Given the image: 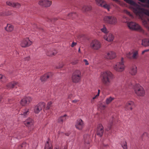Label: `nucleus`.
Segmentation results:
<instances>
[{
    "mask_svg": "<svg viewBox=\"0 0 149 149\" xmlns=\"http://www.w3.org/2000/svg\"><path fill=\"white\" fill-rule=\"evenodd\" d=\"M124 13L129 16L131 18H133V15L130 12L128 11L127 10H124L123 11Z\"/></svg>",
    "mask_w": 149,
    "mask_h": 149,
    "instance_id": "36",
    "label": "nucleus"
},
{
    "mask_svg": "<svg viewBox=\"0 0 149 149\" xmlns=\"http://www.w3.org/2000/svg\"><path fill=\"white\" fill-rule=\"evenodd\" d=\"M52 3V1L49 0H46V7H48L50 6Z\"/></svg>",
    "mask_w": 149,
    "mask_h": 149,
    "instance_id": "40",
    "label": "nucleus"
},
{
    "mask_svg": "<svg viewBox=\"0 0 149 149\" xmlns=\"http://www.w3.org/2000/svg\"><path fill=\"white\" fill-rule=\"evenodd\" d=\"M133 13L140 19H142L145 14L149 16V10H133Z\"/></svg>",
    "mask_w": 149,
    "mask_h": 149,
    "instance_id": "6",
    "label": "nucleus"
},
{
    "mask_svg": "<svg viewBox=\"0 0 149 149\" xmlns=\"http://www.w3.org/2000/svg\"><path fill=\"white\" fill-rule=\"evenodd\" d=\"M3 75L1 74H0V79H3Z\"/></svg>",
    "mask_w": 149,
    "mask_h": 149,
    "instance_id": "59",
    "label": "nucleus"
},
{
    "mask_svg": "<svg viewBox=\"0 0 149 149\" xmlns=\"http://www.w3.org/2000/svg\"><path fill=\"white\" fill-rule=\"evenodd\" d=\"M8 101L9 102H10L11 101H12V99H8Z\"/></svg>",
    "mask_w": 149,
    "mask_h": 149,
    "instance_id": "63",
    "label": "nucleus"
},
{
    "mask_svg": "<svg viewBox=\"0 0 149 149\" xmlns=\"http://www.w3.org/2000/svg\"><path fill=\"white\" fill-rule=\"evenodd\" d=\"M53 148V146L51 143H50L48 141H47L45 144V149H52Z\"/></svg>",
    "mask_w": 149,
    "mask_h": 149,
    "instance_id": "30",
    "label": "nucleus"
},
{
    "mask_svg": "<svg viewBox=\"0 0 149 149\" xmlns=\"http://www.w3.org/2000/svg\"><path fill=\"white\" fill-rule=\"evenodd\" d=\"M126 1L127 3L130 4L131 6L136 7L137 9L133 8V9H144L140 8L139 6L134 1L132 0H124Z\"/></svg>",
    "mask_w": 149,
    "mask_h": 149,
    "instance_id": "18",
    "label": "nucleus"
},
{
    "mask_svg": "<svg viewBox=\"0 0 149 149\" xmlns=\"http://www.w3.org/2000/svg\"><path fill=\"white\" fill-rule=\"evenodd\" d=\"M67 116L66 114H65L63 116H61L58 119V122L59 123L62 124L63 121L66 120L65 117Z\"/></svg>",
    "mask_w": 149,
    "mask_h": 149,
    "instance_id": "26",
    "label": "nucleus"
},
{
    "mask_svg": "<svg viewBox=\"0 0 149 149\" xmlns=\"http://www.w3.org/2000/svg\"><path fill=\"white\" fill-rule=\"evenodd\" d=\"M57 53V52L56 50H54L53 51L49 50L46 53L47 55L50 57H52L54 56Z\"/></svg>",
    "mask_w": 149,
    "mask_h": 149,
    "instance_id": "25",
    "label": "nucleus"
},
{
    "mask_svg": "<svg viewBox=\"0 0 149 149\" xmlns=\"http://www.w3.org/2000/svg\"><path fill=\"white\" fill-rule=\"evenodd\" d=\"M5 29L8 32H11L14 29V26L11 24H8L5 27Z\"/></svg>",
    "mask_w": 149,
    "mask_h": 149,
    "instance_id": "24",
    "label": "nucleus"
},
{
    "mask_svg": "<svg viewBox=\"0 0 149 149\" xmlns=\"http://www.w3.org/2000/svg\"><path fill=\"white\" fill-rule=\"evenodd\" d=\"M141 44L145 47L149 46V39H145L142 40Z\"/></svg>",
    "mask_w": 149,
    "mask_h": 149,
    "instance_id": "27",
    "label": "nucleus"
},
{
    "mask_svg": "<svg viewBox=\"0 0 149 149\" xmlns=\"http://www.w3.org/2000/svg\"><path fill=\"white\" fill-rule=\"evenodd\" d=\"M70 132H68V133H65V135L67 136H68L70 135Z\"/></svg>",
    "mask_w": 149,
    "mask_h": 149,
    "instance_id": "58",
    "label": "nucleus"
},
{
    "mask_svg": "<svg viewBox=\"0 0 149 149\" xmlns=\"http://www.w3.org/2000/svg\"><path fill=\"white\" fill-rule=\"evenodd\" d=\"M22 144V148H24V149H26V147L27 145V143L26 142H23Z\"/></svg>",
    "mask_w": 149,
    "mask_h": 149,
    "instance_id": "48",
    "label": "nucleus"
},
{
    "mask_svg": "<svg viewBox=\"0 0 149 149\" xmlns=\"http://www.w3.org/2000/svg\"><path fill=\"white\" fill-rule=\"evenodd\" d=\"M149 51V49L144 50L142 52V54H143L145 52H148Z\"/></svg>",
    "mask_w": 149,
    "mask_h": 149,
    "instance_id": "53",
    "label": "nucleus"
},
{
    "mask_svg": "<svg viewBox=\"0 0 149 149\" xmlns=\"http://www.w3.org/2000/svg\"><path fill=\"white\" fill-rule=\"evenodd\" d=\"M101 44L99 41L96 40H93L91 43L90 46L93 49L97 50L101 47Z\"/></svg>",
    "mask_w": 149,
    "mask_h": 149,
    "instance_id": "9",
    "label": "nucleus"
},
{
    "mask_svg": "<svg viewBox=\"0 0 149 149\" xmlns=\"http://www.w3.org/2000/svg\"><path fill=\"white\" fill-rule=\"evenodd\" d=\"M134 107V102L132 101H129L126 103L125 107L127 109H130L132 110Z\"/></svg>",
    "mask_w": 149,
    "mask_h": 149,
    "instance_id": "19",
    "label": "nucleus"
},
{
    "mask_svg": "<svg viewBox=\"0 0 149 149\" xmlns=\"http://www.w3.org/2000/svg\"><path fill=\"white\" fill-rule=\"evenodd\" d=\"M106 106L105 105H102V108L103 109H104L105 107Z\"/></svg>",
    "mask_w": 149,
    "mask_h": 149,
    "instance_id": "61",
    "label": "nucleus"
},
{
    "mask_svg": "<svg viewBox=\"0 0 149 149\" xmlns=\"http://www.w3.org/2000/svg\"><path fill=\"white\" fill-rule=\"evenodd\" d=\"M52 104V102L51 101L48 102V103L47 104L46 109L47 110L49 109Z\"/></svg>",
    "mask_w": 149,
    "mask_h": 149,
    "instance_id": "45",
    "label": "nucleus"
},
{
    "mask_svg": "<svg viewBox=\"0 0 149 149\" xmlns=\"http://www.w3.org/2000/svg\"><path fill=\"white\" fill-rule=\"evenodd\" d=\"M11 13L10 11L8 10L6 11L5 13H4L2 14H1V13H0V15H11Z\"/></svg>",
    "mask_w": 149,
    "mask_h": 149,
    "instance_id": "41",
    "label": "nucleus"
},
{
    "mask_svg": "<svg viewBox=\"0 0 149 149\" xmlns=\"http://www.w3.org/2000/svg\"><path fill=\"white\" fill-rule=\"evenodd\" d=\"M135 93L138 96L143 97L145 95V91L143 88L139 84H136L134 86Z\"/></svg>",
    "mask_w": 149,
    "mask_h": 149,
    "instance_id": "2",
    "label": "nucleus"
},
{
    "mask_svg": "<svg viewBox=\"0 0 149 149\" xmlns=\"http://www.w3.org/2000/svg\"><path fill=\"white\" fill-rule=\"evenodd\" d=\"M103 28L100 29L101 31L102 32H103L105 33H107V30L105 25H103Z\"/></svg>",
    "mask_w": 149,
    "mask_h": 149,
    "instance_id": "42",
    "label": "nucleus"
},
{
    "mask_svg": "<svg viewBox=\"0 0 149 149\" xmlns=\"http://www.w3.org/2000/svg\"><path fill=\"white\" fill-rule=\"evenodd\" d=\"M116 56V54L113 52L110 51L107 53L105 56L107 59H112L114 58Z\"/></svg>",
    "mask_w": 149,
    "mask_h": 149,
    "instance_id": "20",
    "label": "nucleus"
},
{
    "mask_svg": "<svg viewBox=\"0 0 149 149\" xmlns=\"http://www.w3.org/2000/svg\"><path fill=\"white\" fill-rule=\"evenodd\" d=\"M2 99V97L0 95V102L1 101Z\"/></svg>",
    "mask_w": 149,
    "mask_h": 149,
    "instance_id": "60",
    "label": "nucleus"
},
{
    "mask_svg": "<svg viewBox=\"0 0 149 149\" xmlns=\"http://www.w3.org/2000/svg\"><path fill=\"white\" fill-rule=\"evenodd\" d=\"M131 55V54L129 52L127 54L126 56L128 58H129L130 59H132V56Z\"/></svg>",
    "mask_w": 149,
    "mask_h": 149,
    "instance_id": "46",
    "label": "nucleus"
},
{
    "mask_svg": "<svg viewBox=\"0 0 149 149\" xmlns=\"http://www.w3.org/2000/svg\"><path fill=\"white\" fill-rule=\"evenodd\" d=\"M45 103L44 102H40L35 107L34 111L35 113H38L45 106Z\"/></svg>",
    "mask_w": 149,
    "mask_h": 149,
    "instance_id": "11",
    "label": "nucleus"
},
{
    "mask_svg": "<svg viewBox=\"0 0 149 149\" xmlns=\"http://www.w3.org/2000/svg\"><path fill=\"white\" fill-rule=\"evenodd\" d=\"M103 21L105 23L115 25L117 23L116 18L113 16L108 15L104 16Z\"/></svg>",
    "mask_w": 149,
    "mask_h": 149,
    "instance_id": "4",
    "label": "nucleus"
},
{
    "mask_svg": "<svg viewBox=\"0 0 149 149\" xmlns=\"http://www.w3.org/2000/svg\"><path fill=\"white\" fill-rule=\"evenodd\" d=\"M143 23L144 26L146 27H147V22L146 20H144L143 21Z\"/></svg>",
    "mask_w": 149,
    "mask_h": 149,
    "instance_id": "50",
    "label": "nucleus"
},
{
    "mask_svg": "<svg viewBox=\"0 0 149 149\" xmlns=\"http://www.w3.org/2000/svg\"><path fill=\"white\" fill-rule=\"evenodd\" d=\"M63 64L62 63H59L58 65L56 67V68L57 69H60L63 67Z\"/></svg>",
    "mask_w": 149,
    "mask_h": 149,
    "instance_id": "44",
    "label": "nucleus"
},
{
    "mask_svg": "<svg viewBox=\"0 0 149 149\" xmlns=\"http://www.w3.org/2000/svg\"><path fill=\"white\" fill-rule=\"evenodd\" d=\"M125 68L123 62V58L122 57L120 62L116 63L114 67V69L117 72H121L123 71Z\"/></svg>",
    "mask_w": 149,
    "mask_h": 149,
    "instance_id": "7",
    "label": "nucleus"
},
{
    "mask_svg": "<svg viewBox=\"0 0 149 149\" xmlns=\"http://www.w3.org/2000/svg\"><path fill=\"white\" fill-rule=\"evenodd\" d=\"M53 73L51 72L44 74L40 77V80L42 82H45L50 77L52 76Z\"/></svg>",
    "mask_w": 149,
    "mask_h": 149,
    "instance_id": "14",
    "label": "nucleus"
},
{
    "mask_svg": "<svg viewBox=\"0 0 149 149\" xmlns=\"http://www.w3.org/2000/svg\"><path fill=\"white\" fill-rule=\"evenodd\" d=\"M78 52H79V53H80V48H79V49Z\"/></svg>",
    "mask_w": 149,
    "mask_h": 149,
    "instance_id": "64",
    "label": "nucleus"
},
{
    "mask_svg": "<svg viewBox=\"0 0 149 149\" xmlns=\"http://www.w3.org/2000/svg\"><path fill=\"white\" fill-rule=\"evenodd\" d=\"M101 6H103L104 8L107 9H109L110 8V5L106 3L104 1L102 0H95Z\"/></svg>",
    "mask_w": 149,
    "mask_h": 149,
    "instance_id": "17",
    "label": "nucleus"
},
{
    "mask_svg": "<svg viewBox=\"0 0 149 149\" xmlns=\"http://www.w3.org/2000/svg\"><path fill=\"white\" fill-rule=\"evenodd\" d=\"M71 97V95H70L68 96V98H70Z\"/></svg>",
    "mask_w": 149,
    "mask_h": 149,
    "instance_id": "62",
    "label": "nucleus"
},
{
    "mask_svg": "<svg viewBox=\"0 0 149 149\" xmlns=\"http://www.w3.org/2000/svg\"><path fill=\"white\" fill-rule=\"evenodd\" d=\"M76 44L77 43L76 42H72L71 46L72 47H73L74 46H75Z\"/></svg>",
    "mask_w": 149,
    "mask_h": 149,
    "instance_id": "51",
    "label": "nucleus"
},
{
    "mask_svg": "<svg viewBox=\"0 0 149 149\" xmlns=\"http://www.w3.org/2000/svg\"><path fill=\"white\" fill-rule=\"evenodd\" d=\"M22 148V144L19 145L17 147L18 149H20Z\"/></svg>",
    "mask_w": 149,
    "mask_h": 149,
    "instance_id": "56",
    "label": "nucleus"
},
{
    "mask_svg": "<svg viewBox=\"0 0 149 149\" xmlns=\"http://www.w3.org/2000/svg\"><path fill=\"white\" fill-rule=\"evenodd\" d=\"M24 123L26 127H30L33 125L34 120L32 118H29L24 122Z\"/></svg>",
    "mask_w": 149,
    "mask_h": 149,
    "instance_id": "16",
    "label": "nucleus"
},
{
    "mask_svg": "<svg viewBox=\"0 0 149 149\" xmlns=\"http://www.w3.org/2000/svg\"><path fill=\"white\" fill-rule=\"evenodd\" d=\"M148 135V134L147 133L145 132L142 135V137H143L144 136H147Z\"/></svg>",
    "mask_w": 149,
    "mask_h": 149,
    "instance_id": "54",
    "label": "nucleus"
},
{
    "mask_svg": "<svg viewBox=\"0 0 149 149\" xmlns=\"http://www.w3.org/2000/svg\"><path fill=\"white\" fill-rule=\"evenodd\" d=\"M18 83L17 82L12 81L11 82L6 85V86L8 89H12L16 87Z\"/></svg>",
    "mask_w": 149,
    "mask_h": 149,
    "instance_id": "22",
    "label": "nucleus"
},
{
    "mask_svg": "<svg viewBox=\"0 0 149 149\" xmlns=\"http://www.w3.org/2000/svg\"><path fill=\"white\" fill-rule=\"evenodd\" d=\"M102 82L105 86H109L112 84L114 78V75L109 71L104 72L100 75Z\"/></svg>",
    "mask_w": 149,
    "mask_h": 149,
    "instance_id": "1",
    "label": "nucleus"
},
{
    "mask_svg": "<svg viewBox=\"0 0 149 149\" xmlns=\"http://www.w3.org/2000/svg\"><path fill=\"white\" fill-rule=\"evenodd\" d=\"M24 60L25 61H29L30 60V56H29L27 57H26L25 58H24Z\"/></svg>",
    "mask_w": 149,
    "mask_h": 149,
    "instance_id": "49",
    "label": "nucleus"
},
{
    "mask_svg": "<svg viewBox=\"0 0 149 149\" xmlns=\"http://www.w3.org/2000/svg\"><path fill=\"white\" fill-rule=\"evenodd\" d=\"M107 38H106V40L109 42L112 41L114 37L111 33H109L107 35Z\"/></svg>",
    "mask_w": 149,
    "mask_h": 149,
    "instance_id": "28",
    "label": "nucleus"
},
{
    "mask_svg": "<svg viewBox=\"0 0 149 149\" xmlns=\"http://www.w3.org/2000/svg\"><path fill=\"white\" fill-rule=\"evenodd\" d=\"M141 2L145 3L148 6H149V0H138Z\"/></svg>",
    "mask_w": 149,
    "mask_h": 149,
    "instance_id": "43",
    "label": "nucleus"
},
{
    "mask_svg": "<svg viewBox=\"0 0 149 149\" xmlns=\"http://www.w3.org/2000/svg\"><path fill=\"white\" fill-rule=\"evenodd\" d=\"M38 3L40 6L46 7V0H40L39 1Z\"/></svg>",
    "mask_w": 149,
    "mask_h": 149,
    "instance_id": "31",
    "label": "nucleus"
},
{
    "mask_svg": "<svg viewBox=\"0 0 149 149\" xmlns=\"http://www.w3.org/2000/svg\"><path fill=\"white\" fill-rule=\"evenodd\" d=\"M75 126L77 129L81 130L84 127V124L81 119H78L76 121Z\"/></svg>",
    "mask_w": 149,
    "mask_h": 149,
    "instance_id": "13",
    "label": "nucleus"
},
{
    "mask_svg": "<svg viewBox=\"0 0 149 149\" xmlns=\"http://www.w3.org/2000/svg\"><path fill=\"white\" fill-rule=\"evenodd\" d=\"M138 52L137 51H136L133 53V55L132 56V59H136L138 57Z\"/></svg>",
    "mask_w": 149,
    "mask_h": 149,
    "instance_id": "33",
    "label": "nucleus"
},
{
    "mask_svg": "<svg viewBox=\"0 0 149 149\" xmlns=\"http://www.w3.org/2000/svg\"><path fill=\"white\" fill-rule=\"evenodd\" d=\"M133 13L140 19H142L145 14L149 16V10H133Z\"/></svg>",
    "mask_w": 149,
    "mask_h": 149,
    "instance_id": "5",
    "label": "nucleus"
},
{
    "mask_svg": "<svg viewBox=\"0 0 149 149\" xmlns=\"http://www.w3.org/2000/svg\"><path fill=\"white\" fill-rule=\"evenodd\" d=\"M114 98L110 97L109 98H107L106 100V103L107 104H109L110 103L113 99Z\"/></svg>",
    "mask_w": 149,
    "mask_h": 149,
    "instance_id": "38",
    "label": "nucleus"
},
{
    "mask_svg": "<svg viewBox=\"0 0 149 149\" xmlns=\"http://www.w3.org/2000/svg\"><path fill=\"white\" fill-rule=\"evenodd\" d=\"M78 101H79V100H73L72 101V102H73V103H76L77 102H78Z\"/></svg>",
    "mask_w": 149,
    "mask_h": 149,
    "instance_id": "57",
    "label": "nucleus"
},
{
    "mask_svg": "<svg viewBox=\"0 0 149 149\" xmlns=\"http://www.w3.org/2000/svg\"><path fill=\"white\" fill-rule=\"evenodd\" d=\"M32 43L28 38H26L21 41L20 45L22 47H26L31 45Z\"/></svg>",
    "mask_w": 149,
    "mask_h": 149,
    "instance_id": "10",
    "label": "nucleus"
},
{
    "mask_svg": "<svg viewBox=\"0 0 149 149\" xmlns=\"http://www.w3.org/2000/svg\"><path fill=\"white\" fill-rule=\"evenodd\" d=\"M127 24L129 28L131 30L135 31L141 30L140 26L135 22H127Z\"/></svg>",
    "mask_w": 149,
    "mask_h": 149,
    "instance_id": "8",
    "label": "nucleus"
},
{
    "mask_svg": "<svg viewBox=\"0 0 149 149\" xmlns=\"http://www.w3.org/2000/svg\"><path fill=\"white\" fill-rule=\"evenodd\" d=\"M6 4L10 6L16 8H19L20 6V5L18 3H12L10 1L6 2Z\"/></svg>",
    "mask_w": 149,
    "mask_h": 149,
    "instance_id": "21",
    "label": "nucleus"
},
{
    "mask_svg": "<svg viewBox=\"0 0 149 149\" xmlns=\"http://www.w3.org/2000/svg\"><path fill=\"white\" fill-rule=\"evenodd\" d=\"M83 61L85 63V65H87L89 64V63H88V61L86 59H84Z\"/></svg>",
    "mask_w": 149,
    "mask_h": 149,
    "instance_id": "52",
    "label": "nucleus"
},
{
    "mask_svg": "<svg viewBox=\"0 0 149 149\" xmlns=\"http://www.w3.org/2000/svg\"><path fill=\"white\" fill-rule=\"evenodd\" d=\"M81 72L79 70H76L72 74V80L74 83H77L79 82L81 80Z\"/></svg>",
    "mask_w": 149,
    "mask_h": 149,
    "instance_id": "3",
    "label": "nucleus"
},
{
    "mask_svg": "<svg viewBox=\"0 0 149 149\" xmlns=\"http://www.w3.org/2000/svg\"><path fill=\"white\" fill-rule=\"evenodd\" d=\"M104 131V127L101 124H99L97 125V135L101 137L103 134Z\"/></svg>",
    "mask_w": 149,
    "mask_h": 149,
    "instance_id": "15",
    "label": "nucleus"
},
{
    "mask_svg": "<svg viewBox=\"0 0 149 149\" xmlns=\"http://www.w3.org/2000/svg\"><path fill=\"white\" fill-rule=\"evenodd\" d=\"M83 9H91L92 8L91 6L88 4L84 5L82 8Z\"/></svg>",
    "mask_w": 149,
    "mask_h": 149,
    "instance_id": "39",
    "label": "nucleus"
},
{
    "mask_svg": "<svg viewBox=\"0 0 149 149\" xmlns=\"http://www.w3.org/2000/svg\"><path fill=\"white\" fill-rule=\"evenodd\" d=\"M58 19L57 18H54L53 19H49L47 18V22H55L56 20Z\"/></svg>",
    "mask_w": 149,
    "mask_h": 149,
    "instance_id": "37",
    "label": "nucleus"
},
{
    "mask_svg": "<svg viewBox=\"0 0 149 149\" xmlns=\"http://www.w3.org/2000/svg\"><path fill=\"white\" fill-rule=\"evenodd\" d=\"M120 144L123 149H128L127 142L124 139L121 141Z\"/></svg>",
    "mask_w": 149,
    "mask_h": 149,
    "instance_id": "29",
    "label": "nucleus"
},
{
    "mask_svg": "<svg viewBox=\"0 0 149 149\" xmlns=\"http://www.w3.org/2000/svg\"><path fill=\"white\" fill-rule=\"evenodd\" d=\"M69 17H72V18H75L77 17V15L75 13H72L68 14Z\"/></svg>",
    "mask_w": 149,
    "mask_h": 149,
    "instance_id": "35",
    "label": "nucleus"
},
{
    "mask_svg": "<svg viewBox=\"0 0 149 149\" xmlns=\"http://www.w3.org/2000/svg\"><path fill=\"white\" fill-rule=\"evenodd\" d=\"M137 67L135 65L132 66L130 70V73L132 75H135L137 73Z\"/></svg>",
    "mask_w": 149,
    "mask_h": 149,
    "instance_id": "23",
    "label": "nucleus"
},
{
    "mask_svg": "<svg viewBox=\"0 0 149 149\" xmlns=\"http://www.w3.org/2000/svg\"><path fill=\"white\" fill-rule=\"evenodd\" d=\"M100 92V90L99 89H98V90L97 94V95H96V96H99Z\"/></svg>",
    "mask_w": 149,
    "mask_h": 149,
    "instance_id": "55",
    "label": "nucleus"
},
{
    "mask_svg": "<svg viewBox=\"0 0 149 149\" xmlns=\"http://www.w3.org/2000/svg\"><path fill=\"white\" fill-rule=\"evenodd\" d=\"M78 60H74L71 62V64L73 65H76L78 63Z\"/></svg>",
    "mask_w": 149,
    "mask_h": 149,
    "instance_id": "47",
    "label": "nucleus"
},
{
    "mask_svg": "<svg viewBox=\"0 0 149 149\" xmlns=\"http://www.w3.org/2000/svg\"><path fill=\"white\" fill-rule=\"evenodd\" d=\"M113 123L112 121L109 122L107 125V128L105 129V130L107 131H108L110 130L112 128Z\"/></svg>",
    "mask_w": 149,
    "mask_h": 149,
    "instance_id": "32",
    "label": "nucleus"
},
{
    "mask_svg": "<svg viewBox=\"0 0 149 149\" xmlns=\"http://www.w3.org/2000/svg\"><path fill=\"white\" fill-rule=\"evenodd\" d=\"M29 109H25L24 111L22 114V115L24 116V117H25L29 114Z\"/></svg>",
    "mask_w": 149,
    "mask_h": 149,
    "instance_id": "34",
    "label": "nucleus"
},
{
    "mask_svg": "<svg viewBox=\"0 0 149 149\" xmlns=\"http://www.w3.org/2000/svg\"><path fill=\"white\" fill-rule=\"evenodd\" d=\"M32 99L29 97H25L22 99L20 101V104L22 106H24L27 104L29 103Z\"/></svg>",
    "mask_w": 149,
    "mask_h": 149,
    "instance_id": "12",
    "label": "nucleus"
}]
</instances>
